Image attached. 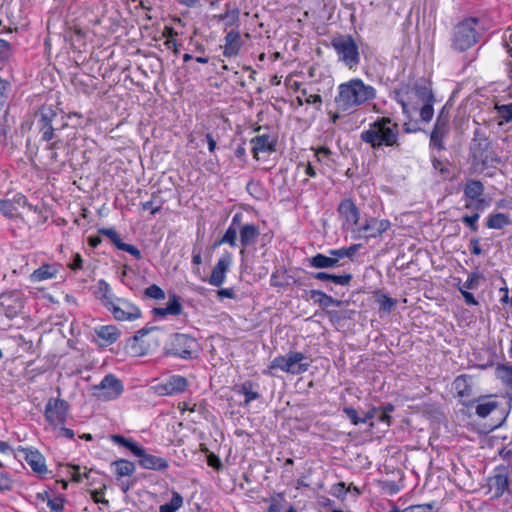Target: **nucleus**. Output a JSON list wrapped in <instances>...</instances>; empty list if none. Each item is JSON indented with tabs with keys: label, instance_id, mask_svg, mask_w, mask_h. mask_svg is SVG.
I'll use <instances>...</instances> for the list:
<instances>
[{
	"label": "nucleus",
	"instance_id": "1",
	"mask_svg": "<svg viewBox=\"0 0 512 512\" xmlns=\"http://www.w3.org/2000/svg\"><path fill=\"white\" fill-rule=\"evenodd\" d=\"M394 99L401 105L403 114L410 117L412 111L419 110L421 121L429 123L434 116L435 96L430 83L416 81L412 86L401 85L394 91Z\"/></svg>",
	"mask_w": 512,
	"mask_h": 512
},
{
	"label": "nucleus",
	"instance_id": "2",
	"mask_svg": "<svg viewBox=\"0 0 512 512\" xmlns=\"http://www.w3.org/2000/svg\"><path fill=\"white\" fill-rule=\"evenodd\" d=\"M376 97V89L360 78L341 83L337 88L334 103L339 112H354Z\"/></svg>",
	"mask_w": 512,
	"mask_h": 512
},
{
	"label": "nucleus",
	"instance_id": "3",
	"mask_svg": "<svg viewBox=\"0 0 512 512\" xmlns=\"http://www.w3.org/2000/svg\"><path fill=\"white\" fill-rule=\"evenodd\" d=\"M360 140L373 150L399 147V127L390 117H379L360 133Z\"/></svg>",
	"mask_w": 512,
	"mask_h": 512
},
{
	"label": "nucleus",
	"instance_id": "4",
	"mask_svg": "<svg viewBox=\"0 0 512 512\" xmlns=\"http://www.w3.org/2000/svg\"><path fill=\"white\" fill-rule=\"evenodd\" d=\"M199 343L196 338L185 333L171 334L163 347V354L167 357H175L191 360L198 352Z\"/></svg>",
	"mask_w": 512,
	"mask_h": 512
},
{
	"label": "nucleus",
	"instance_id": "5",
	"mask_svg": "<svg viewBox=\"0 0 512 512\" xmlns=\"http://www.w3.org/2000/svg\"><path fill=\"white\" fill-rule=\"evenodd\" d=\"M478 24V18L468 17L454 26L452 32L454 50L464 52L479 41L481 35L477 30Z\"/></svg>",
	"mask_w": 512,
	"mask_h": 512
},
{
	"label": "nucleus",
	"instance_id": "6",
	"mask_svg": "<svg viewBox=\"0 0 512 512\" xmlns=\"http://www.w3.org/2000/svg\"><path fill=\"white\" fill-rule=\"evenodd\" d=\"M472 165L476 170L483 171L489 167H493L495 163H499L500 159L495 155L491 142L475 131L474 138L470 147Z\"/></svg>",
	"mask_w": 512,
	"mask_h": 512
},
{
	"label": "nucleus",
	"instance_id": "7",
	"mask_svg": "<svg viewBox=\"0 0 512 512\" xmlns=\"http://www.w3.org/2000/svg\"><path fill=\"white\" fill-rule=\"evenodd\" d=\"M331 46L335 50L338 60L350 69L360 64L359 47L351 35H341L331 40Z\"/></svg>",
	"mask_w": 512,
	"mask_h": 512
},
{
	"label": "nucleus",
	"instance_id": "8",
	"mask_svg": "<svg viewBox=\"0 0 512 512\" xmlns=\"http://www.w3.org/2000/svg\"><path fill=\"white\" fill-rule=\"evenodd\" d=\"M59 114L52 106H42L37 114V127L41 134V141L50 142L55 131L63 129L67 124L58 123Z\"/></svg>",
	"mask_w": 512,
	"mask_h": 512
},
{
	"label": "nucleus",
	"instance_id": "9",
	"mask_svg": "<svg viewBox=\"0 0 512 512\" xmlns=\"http://www.w3.org/2000/svg\"><path fill=\"white\" fill-rule=\"evenodd\" d=\"M485 187L480 180L468 179L463 188L465 199V208L475 211H483L489 205V201L484 199Z\"/></svg>",
	"mask_w": 512,
	"mask_h": 512
},
{
	"label": "nucleus",
	"instance_id": "10",
	"mask_svg": "<svg viewBox=\"0 0 512 512\" xmlns=\"http://www.w3.org/2000/svg\"><path fill=\"white\" fill-rule=\"evenodd\" d=\"M69 404L66 400L61 398H50L45 405L44 417L45 420L54 428L65 424Z\"/></svg>",
	"mask_w": 512,
	"mask_h": 512
},
{
	"label": "nucleus",
	"instance_id": "11",
	"mask_svg": "<svg viewBox=\"0 0 512 512\" xmlns=\"http://www.w3.org/2000/svg\"><path fill=\"white\" fill-rule=\"evenodd\" d=\"M123 384L113 374H107L98 385L92 387L93 396L103 401H110L118 398L123 392Z\"/></svg>",
	"mask_w": 512,
	"mask_h": 512
},
{
	"label": "nucleus",
	"instance_id": "12",
	"mask_svg": "<svg viewBox=\"0 0 512 512\" xmlns=\"http://www.w3.org/2000/svg\"><path fill=\"white\" fill-rule=\"evenodd\" d=\"M117 321H134L142 315L138 306L125 298L117 297L114 303L108 309Z\"/></svg>",
	"mask_w": 512,
	"mask_h": 512
},
{
	"label": "nucleus",
	"instance_id": "13",
	"mask_svg": "<svg viewBox=\"0 0 512 512\" xmlns=\"http://www.w3.org/2000/svg\"><path fill=\"white\" fill-rule=\"evenodd\" d=\"M488 484L493 491L492 499H499L506 492L512 495L509 472L506 466H497L494 470V475L488 479Z\"/></svg>",
	"mask_w": 512,
	"mask_h": 512
},
{
	"label": "nucleus",
	"instance_id": "14",
	"mask_svg": "<svg viewBox=\"0 0 512 512\" xmlns=\"http://www.w3.org/2000/svg\"><path fill=\"white\" fill-rule=\"evenodd\" d=\"M188 387V381L184 376L171 375L166 380L156 384L154 391L160 396H171L183 393Z\"/></svg>",
	"mask_w": 512,
	"mask_h": 512
},
{
	"label": "nucleus",
	"instance_id": "15",
	"mask_svg": "<svg viewBox=\"0 0 512 512\" xmlns=\"http://www.w3.org/2000/svg\"><path fill=\"white\" fill-rule=\"evenodd\" d=\"M337 212L342 220L343 227L347 229L353 228L359 224L360 210L350 198L340 201Z\"/></svg>",
	"mask_w": 512,
	"mask_h": 512
},
{
	"label": "nucleus",
	"instance_id": "16",
	"mask_svg": "<svg viewBox=\"0 0 512 512\" xmlns=\"http://www.w3.org/2000/svg\"><path fill=\"white\" fill-rule=\"evenodd\" d=\"M391 227V222L388 219H377L370 217L365 220V223L357 227L356 231L359 235H363L365 238H377L380 237Z\"/></svg>",
	"mask_w": 512,
	"mask_h": 512
},
{
	"label": "nucleus",
	"instance_id": "17",
	"mask_svg": "<svg viewBox=\"0 0 512 512\" xmlns=\"http://www.w3.org/2000/svg\"><path fill=\"white\" fill-rule=\"evenodd\" d=\"M452 385L464 406L470 407L476 402V400L472 399L473 388L470 375L462 374L457 376Z\"/></svg>",
	"mask_w": 512,
	"mask_h": 512
},
{
	"label": "nucleus",
	"instance_id": "18",
	"mask_svg": "<svg viewBox=\"0 0 512 512\" xmlns=\"http://www.w3.org/2000/svg\"><path fill=\"white\" fill-rule=\"evenodd\" d=\"M18 452L23 454V457L32 471L40 477H44L47 473V466L44 456L36 449L19 447Z\"/></svg>",
	"mask_w": 512,
	"mask_h": 512
},
{
	"label": "nucleus",
	"instance_id": "19",
	"mask_svg": "<svg viewBox=\"0 0 512 512\" xmlns=\"http://www.w3.org/2000/svg\"><path fill=\"white\" fill-rule=\"evenodd\" d=\"M232 254L229 252L224 253L214 268L212 269L211 275L209 277V284L215 287H220L226 278V273L228 272L231 264H232Z\"/></svg>",
	"mask_w": 512,
	"mask_h": 512
},
{
	"label": "nucleus",
	"instance_id": "20",
	"mask_svg": "<svg viewBox=\"0 0 512 512\" xmlns=\"http://www.w3.org/2000/svg\"><path fill=\"white\" fill-rule=\"evenodd\" d=\"M307 359L302 352L290 351L285 355V372L291 374H302L309 369L310 363L303 362Z\"/></svg>",
	"mask_w": 512,
	"mask_h": 512
},
{
	"label": "nucleus",
	"instance_id": "21",
	"mask_svg": "<svg viewBox=\"0 0 512 512\" xmlns=\"http://www.w3.org/2000/svg\"><path fill=\"white\" fill-rule=\"evenodd\" d=\"M251 151L254 158L258 159L259 153H272L276 151L277 139L269 134L257 135L251 139Z\"/></svg>",
	"mask_w": 512,
	"mask_h": 512
},
{
	"label": "nucleus",
	"instance_id": "22",
	"mask_svg": "<svg viewBox=\"0 0 512 512\" xmlns=\"http://www.w3.org/2000/svg\"><path fill=\"white\" fill-rule=\"evenodd\" d=\"M135 456L139 458L138 463L144 469L165 471L169 467L166 459L147 453L146 449L142 446L140 453Z\"/></svg>",
	"mask_w": 512,
	"mask_h": 512
},
{
	"label": "nucleus",
	"instance_id": "23",
	"mask_svg": "<svg viewBox=\"0 0 512 512\" xmlns=\"http://www.w3.org/2000/svg\"><path fill=\"white\" fill-rule=\"evenodd\" d=\"M450 130V124L434 123L429 136V147L437 151L445 150V139L448 137Z\"/></svg>",
	"mask_w": 512,
	"mask_h": 512
},
{
	"label": "nucleus",
	"instance_id": "24",
	"mask_svg": "<svg viewBox=\"0 0 512 512\" xmlns=\"http://www.w3.org/2000/svg\"><path fill=\"white\" fill-rule=\"evenodd\" d=\"M22 309L20 299L12 293H4L0 296V312L9 319H14Z\"/></svg>",
	"mask_w": 512,
	"mask_h": 512
},
{
	"label": "nucleus",
	"instance_id": "25",
	"mask_svg": "<svg viewBox=\"0 0 512 512\" xmlns=\"http://www.w3.org/2000/svg\"><path fill=\"white\" fill-rule=\"evenodd\" d=\"M243 215L241 213H236L231 220V223L224 235L214 243V247H218L223 244H228L231 247L237 246V233L239 232L240 224L242 221Z\"/></svg>",
	"mask_w": 512,
	"mask_h": 512
},
{
	"label": "nucleus",
	"instance_id": "26",
	"mask_svg": "<svg viewBox=\"0 0 512 512\" xmlns=\"http://www.w3.org/2000/svg\"><path fill=\"white\" fill-rule=\"evenodd\" d=\"M240 244L243 247L241 254L244 253V249L255 245L260 236V229L257 225L252 223L240 224L239 228Z\"/></svg>",
	"mask_w": 512,
	"mask_h": 512
},
{
	"label": "nucleus",
	"instance_id": "27",
	"mask_svg": "<svg viewBox=\"0 0 512 512\" xmlns=\"http://www.w3.org/2000/svg\"><path fill=\"white\" fill-rule=\"evenodd\" d=\"M224 40L223 55L228 58L239 55L243 45L240 32L238 30H231L225 35Z\"/></svg>",
	"mask_w": 512,
	"mask_h": 512
},
{
	"label": "nucleus",
	"instance_id": "28",
	"mask_svg": "<svg viewBox=\"0 0 512 512\" xmlns=\"http://www.w3.org/2000/svg\"><path fill=\"white\" fill-rule=\"evenodd\" d=\"M394 410L395 406L392 403H386L381 407H371L364 415L366 423L369 420L376 418L379 422L386 423L388 426H390L392 422L390 413H392Z\"/></svg>",
	"mask_w": 512,
	"mask_h": 512
},
{
	"label": "nucleus",
	"instance_id": "29",
	"mask_svg": "<svg viewBox=\"0 0 512 512\" xmlns=\"http://www.w3.org/2000/svg\"><path fill=\"white\" fill-rule=\"evenodd\" d=\"M95 297L101 301L103 306L108 310L117 298L113 293L110 285L103 279L97 283Z\"/></svg>",
	"mask_w": 512,
	"mask_h": 512
},
{
	"label": "nucleus",
	"instance_id": "30",
	"mask_svg": "<svg viewBox=\"0 0 512 512\" xmlns=\"http://www.w3.org/2000/svg\"><path fill=\"white\" fill-rule=\"evenodd\" d=\"M311 277L319 281H331L337 285L347 286L350 284L353 275L351 273H345L342 275L331 274L328 272H316L311 273Z\"/></svg>",
	"mask_w": 512,
	"mask_h": 512
},
{
	"label": "nucleus",
	"instance_id": "31",
	"mask_svg": "<svg viewBox=\"0 0 512 512\" xmlns=\"http://www.w3.org/2000/svg\"><path fill=\"white\" fill-rule=\"evenodd\" d=\"M95 333L106 345L115 343L121 332L115 325H102L95 328Z\"/></svg>",
	"mask_w": 512,
	"mask_h": 512
},
{
	"label": "nucleus",
	"instance_id": "32",
	"mask_svg": "<svg viewBox=\"0 0 512 512\" xmlns=\"http://www.w3.org/2000/svg\"><path fill=\"white\" fill-rule=\"evenodd\" d=\"M310 299L314 300L321 308L325 309L332 305L340 306L342 301L334 299L332 296L326 294L321 290H310L308 292Z\"/></svg>",
	"mask_w": 512,
	"mask_h": 512
},
{
	"label": "nucleus",
	"instance_id": "33",
	"mask_svg": "<svg viewBox=\"0 0 512 512\" xmlns=\"http://www.w3.org/2000/svg\"><path fill=\"white\" fill-rule=\"evenodd\" d=\"M58 273V269L53 264H43L39 268L33 271L31 274V280L34 282H40L48 279H52Z\"/></svg>",
	"mask_w": 512,
	"mask_h": 512
},
{
	"label": "nucleus",
	"instance_id": "34",
	"mask_svg": "<svg viewBox=\"0 0 512 512\" xmlns=\"http://www.w3.org/2000/svg\"><path fill=\"white\" fill-rule=\"evenodd\" d=\"M495 375L506 388L512 391V365L503 363L497 364L495 368Z\"/></svg>",
	"mask_w": 512,
	"mask_h": 512
},
{
	"label": "nucleus",
	"instance_id": "35",
	"mask_svg": "<svg viewBox=\"0 0 512 512\" xmlns=\"http://www.w3.org/2000/svg\"><path fill=\"white\" fill-rule=\"evenodd\" d=\"M158 327H144L138 330L132 337L128 339V345L135 355H143L145 353L142 347H137L138 342L146 336L150 331L158 330Z\"/></svg>",
	"mask_w": 512,
	"mask_h": 512
},
{
	"label": "nucleus",
	"instance_id": "36",
	"mask_svg": "<svg viewBox=\"0 0 512 512\" xmlns=\"http://www.w3.org/2000/svg\"><path fill=\"white\" fill-rule=\"evenodd\" d=\"M309 266L316 269H326V268H333L337 267L336 265V259H332L330 255H324L321 253H318L314 255L313 257L308 259Z\"/></svg>",
	"mask_w": 512,
	"mask_h": 512
},
{
	"label": "nucleus",
	"instance_id": "37",
	"mask_svg": "<svg viewBox=\"0 0 512 512\" xmlns=\"http://www.w3.org/2000/svg\"><path fill=\"white\" fill-rule=\"evenodd\" d=\"M239 14L240 10L238 7H231L230 3L225 5V12L218 15L217 18L219 21H224L225 25L230 27L234 25H238L239 23Z\"/></svg>",
	"mask_w": 512,
	"mask_h": 512
},
{
	"label": "nucleus",
	"instance_id": "38",
	"mask_svg": "<svg viewBox=\"0 0 512 512\" xmlns=\"http://www.w3.org/2000/svg\"><path fill=\"white\" fill-rule=\"evenodd\" d=\"M511 223L509 215L498 212L487 217L486 226L489 229H502Z\"/></svg>",
	"mask_w": 512,
	"mask_h": 512
},
{
	"label": "nucleus",
	"instance_id": "39",
	"mask_svg": "<svg viewBox=\"0 0 512 512\" xmlns=\"http://www.w3.org/2000/svg\"><path fill=\"white\" fill-rule=\"evenodd\" d=\"M255 386L257 385L251 380H246L239 386L237 392L245 396V405L261 397L260 393L254 390Z\"/></svg>",
	"mask_w": 512,
	"mask_h": 512
},
{
	"label": "nucleus",
	"instance_id": "40",
	"mask_svg": "<svg viewBox=\"0 0 512 512\" xmlns=\"http://www.w3.org/2000/svg\"><path fill=\"white\" fill-rule=\"evenodd\" d=\"M479 403L476 406L475 412L481 417H487L492 411L498 408L499 403L494 400H489L488 397H481L477 400Z\"/></svg>",
	"mask_w": 512,
	"mask_h": 512
},
{
	"label": "nucleus",
	"instance_id": "41",
	"mask_svg": "<svg viewBox=\"0 0 512 512\" xmlns=\"http://www.w3.org/2000/svg\"><path fill=\"white\" fill-rule=\"evenodd\" d=\"M291 283L297 284V280L290 275H286L285 270L282 273H280L279 270H276L271 274L270 285L272 287L283 288Z\"/></svg>",
	"mask_w": 512,
	"mask_h": 512
},
{
	"label": "nucleus",
	"instance_id": "42",
	"mask_svg": "<svg viewBox=\"0 0 512 512\" xmlns=\"http://www.w3.org/2000/svg\"><path fill=\"white\" fill-rule=\"evenodd\" d=\"M37 498L42 501L47 499V506L50 508V512H63L64 510L65 498L62 495L50 498L49 493L45 491L44 493H38Z\"/></svg>",
	"mask_w": 512,
	"mask_h": 512
},
{
	"label": "nucleus",
	"instance_id": "43",
	"mask_svg": "<svg viewBox=\"0 0 512 512\" xmlns=\"http://www.w3.org/2000/svg\"><path fill=\"white\" fill-rule=\"evenodd\" d=\"M111 465L115 467V473L118 478L131 476L135 472L134 463L126 459L115 460Z\"/></svg>",
	"mask_w": 512,
	"mask_h": 512
},
{
	"label": "nucleus",
	"instance_id": "44",
	"mask_svg": "<svg viewBox=\"0 0 512 512\" xmlns=\"http://www.w3.org/2000/svg\"><path fill=\"white\" fill-rule=\"evenodd\" d=\"M374 298L376 303L379 305V310L386 313H390L397 304V300L389 297L381 291L374 292Z\"/></svg>",
	"mask_w": 512,
	"mask_h": 512
},
{
	"label": "nucleus",
	"instance_id": "45",
	"mask_svg": "<svg viewBox=\"0 0 512 512\" xmlns=\"http://www.w3.org/2000/svg\"><path fill=\"white\" fill-rule=\"evenodd\" d=\"M110 440L122 447L127 448L131 453L134 455L140 453L141 446L138 445L135 441H133L131 438H126L120 434H112L110 435Z\"/></svg>",
	"mask_w": 512,
	"mask_h": 512
},
{
	"label": "nucleus",
	"instance_id": "46",
	"mask_svg": "<svg viewBox=\"0 0 512 512\" xmlns=\"http://www.w3.org/2000/svg\"><path fill=\"white\" fill-rule=\"evenodd\" d=\"M300 96H297L296 100L299 105H303L305 102L306 104H312L315 106L317 110L321 109L322 105V97L319 94H309L307 89L303 88L300 90Z\"/></svg>",
	"mask_w": 512,
	"mask_h": 512
},
{
	"label": "nucleus",
	"instance_id": "47",
	"mask_svg": "<svg viewBox=\"0 0 512 512\" xmlns=\"http://www.w3.org/2000/svg\"><path fill=\"white\" fill-rule=\"evenodd\" d=\"M111 242L115 245V247L119 250H122V251H125L127 253H129L130 255H132L135 259L139 260L141 259L142 257V254L140 252V250L132 245V244H127V243H124L122 241V239L120 238L119 234L117 233L116 236L111 240Z\"/></svg>",
	"mask_w": 512,
	"mask_h": 512
},
{
	"label": "nucleus",
	"instance_id": "48",
	"mask_svg": "<svg viewBox=\"0 0 512 512\" xmlns=\"http://www.w3.org/2000/svg\"><path fill=\"white\" fill-rule=\"evenodd\" d=\"M111 242L115 245V247L119 250H122V251H125L127 253H129L130 255H132L135 259L139 260L141 259L142 257V254L140 252V250L132 245V244H127V243H124L122 241V239L120 238L119 234L117 233L116 236L111 240Z\"/></svg>",
	"mask_w": 512,
	"mask_h": 512
},
{
	"label": "nucleus",
	"instance_id": "49",
	"mask_svg": "<svg viewBox=\"0 0 512 512\" xmlns=\"http://www.w3.org/2000/svg\"><path fill=\"white\" fill-rule=\"evenodd\" d=\"M183 505V497L180 493L173 491L170 502L159 507V512H176Z\"/></svg>",
	"mask_w": 512,
	"mask_h": 512
},
{
	"label": "nucleus",
	"instance_id": "50",
	"mask_svg": "<svg viewBox=\"0 0 512 512\" xmlns=\"http://www.w3.org/2000/svg\"><path fill=\"white\" fill-rule=\"evenodd\" d=\"M0 213L8 219H16L21 216L9 200V197L0 199Z\"/></svg>",
	"mask_w": 512,
	"mask_h": 512
},
{
	"label": "nucleus",
	"instance_id": "51",
	"mask_svg": "<svg viewBox=\"0 0 512 512\" xmlns=\"http://www.w3.org/2000/svg\"><path fill=\"white\" fill-rule=\"evenodd\" d=\"M144 295L147 298L156 299V300H161V299L165 298L164 290L156 284H152V285L148 286L144 290Z\"/></svg>",
	"mask_w": 512,
	"mask_h": 512
},
{
	"label": "nucleus",
	"instance_id": "52",
	"mask_svg": "<svg viewBox=\"0 0 512 512\" xmlns=\"http://www.w3.org/2000/svg\"><path fill=\"white\" fill-rule=\"evenodd\" d=\"M405 512H438V509L436 503L431 502L408 506L405 508Z\"/></svg>",
	"mask_w": 512,
	"mask_h": 512
},
{
	"label": "nucleus",
	"instance_id": "53",
	"mask_svg": "<svg viewBox=\"0 0 512 512\" xmlns=\"http://www.w3.org/2000/svg\"><path fill=\"white\" fill-rule=\"evenodd\" d=\"M480 218L479 211H476L472 215H464L461 217V222L470 228L471 231L477 232L478 231V220Z\"/></svg>",
	"mask_w": 512,
	"mask_h": 512
},
{
	"label": "nucleus",
	"instance_id": "54",
	"mask_svg": "<svg viewBox=\"0 0 512 512\" xmlns=\"http://www.w3.org/2000/svg\"><path fill=\"white\" fill-rule=\"evenodd\" d=\"M284 365H285V355L277 356V357H275L271 361V363L268 366V368L263 371V374H265V375H273L272 371L274 369H280L281 371L285 372Z\"/></svg>",
	"mask_w": 512,
	"mask_h": 512
},
{
	"label": "nucleus",
	"instance_id": "55",
	"mask_svg": "<svg viewBox=\"0 0 512 512\" xmlns=\"http://www.w3.org/2000/svg\"><path fill=\"white\" fill-rule=\"evenodd\" d=\"M269 501L270 505L268 507V512H281L283 503L285 502V498L282 493L272 496Z\"/></svg>",
	"mask_w": 512,
	"mask_h": 512
},
{
	"label": "nucleus",
	"instance_id": "56",
	"mask_svg": "<svg viewBox=\"0 0 512 512\" xmlns=\"http://www.w3.org/2000/svg\"><path fill=\"white\" fill-rule=\"evenodd\" d=\"M343 412L346 414V416L349 418V420L351 421V423L353 425H359L362 423H366L365 416L359 417L357 410L354 409L353 407L346 406L343 408Z\"/></svg>",
	"mask_w": 512,
	"mask_h": 512
},
{
	"label": "nucleus",
	"instance_id": "57",
	"mask_svg": "<svg viewBox=\"0 0 512 512\" xmlns=\"http://www.w3.org/2000/svg\"><path fill=\"white\" fill-rule=\"evenodd\" d=\"M432 166L437 170L445 179L450 177V169L447 163H444L436 157H432Z\"/></svg>",
	"mask_w": 512,
	"mask_h": 512
},
{
	"label": "nucleus",
	"instance_id": "58",
	"mask_svg": "<svg viewBox=\"0 0 512 512\" xmlns=\"http://www.w3.org/2000/svg\"><path fill=\"white\" fill-rule=\"evenodd\" d=\"M481 274L477 271H474L472 272L468 279L464 282L463 284V289L464 290H473V289H477L478 288V285H479V279L481 278Z\"/></svg>",
	"mask_w": 512,
	"mask_h": 512
},
{
	"label": "nucleus",
	"instance_id": "59",
	"mask_svg": "<svg viewBox=\"0 0 512 512\" xmlns=\"http://www.w3.org/2000/svg\"><path fill=\"white\" fill-rule=\"evenodd\" d=\"M167 306H169V308L173 312V316H178L183 311V307H182V304H181V301H180V297L177 296L176 294H173L170 297V299H169V301L167 303Z\"/></svg>",
	"mask_w": 512,
	"mask_h": 512
},
{
	"label": "nucleus",
	"instance_id": "60",
	"mask_svg": "<svg viewBox=\"0 0 512 512\" xmlns=\"http://www.w3.org/2000/svg\"><path fill=\"white\" fill-rule=\"evenodd\" d=\"M204 451L207 452V464L216 471L221 470L223 467L221 459L213 452H209L207 449Z\"/></svg>",
	"mask_w": 512,
	"mask_h": 512
},
{
	"label": "nucleus",
	"instance_id": "61",
	"mask_svg": "<svg viewBox=\"0 0 512 512\" xmlns=\"http://www.w3.org/2000/svg\"><path fill=\"white\" fill-rule=\"evenodd\" d=\"M499 116L506 122L512 121V103L497 106Z\"/></svg>",
	"mask_w": 512,
	"mask_h": 512
},
{
	"label": "nucleus",
	"instance_id": "62",
	"mask_svg": "<svg viewBox=\"0 0 512 512\" xmlns=\"http://www.w3.org/2000/svg\"><path fill=\"white\" fill-rule=\"evenodd\" d=\"M9 200L11 201L13 206H15L17 211H19V208L28 205L27 197L20 192L15 193L11 198H9Z\"/></svg>",
	"mask_w": 512,
	"mask_h": 512
},
{
	"label": "nucleus",
	"instance_id": "63",
	"mask_svg": "<svg viewBox=\"0 0 512 512\" xmlns=\"http://www.w3.org/2000/svg\"><path fill=\"white\" fill-rule=\"evenodd\" d=\"M71 468L73 469V472H72V480L74 482H81L83 480V478H87L89 479L90 477V474L92 472V469H90L89 471H85L83 474L81 473V468L79 465H72Z\"/></svg>",
	"mask_w": 512,
	"mask_h": 512
},
{
	"label": "nucleus",
	"instance_id": "64",
	"mask_svg": "<svg viewBox=\"0 0 512 512\" xmlns=\"http://www.w3.org/2000/svg\"><path fill=\"white\" fill-rule=\"evenodd\" d=\"M13 488V480L4 472H0V491H10Z\"/></svg>",
	"mask_w": 512,
	"mask_h": 512
}]
</instances>
